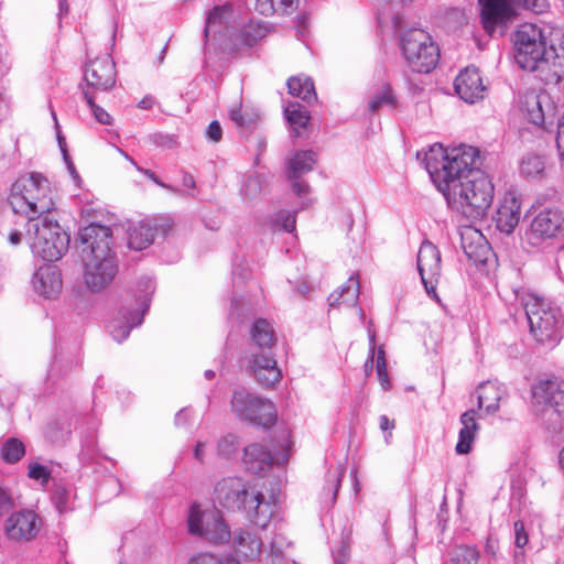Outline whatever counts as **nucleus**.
<instances>
[{
    "instance_id": "obj_1",
    "label": "nucleus",
    "mask_w": 564,
    "mask_h": 564,
    "mask_svg": "<svg viewBox=\"0 0 564 564\" xmlns=\"http://www.w3.org/2000/svg\"><path fill=\"white\" fill-rule=\"evenodd\" d=\"M423 162L453 210L471 220L487 216L495 187L490 177L480 170L481 158L477 148L462 144L445 150L441 144H434L424 153Z\"/></svg>"
},
{
    "instance_id": "obj_2",
    "label": "nucleus",
    "mask_w": 564,
    "mask_h": 564,
    "mask_svg": "<svg viewBox=\"0 0 564 564\" xmlns=\"http://www.w3.org/2000/svg\"><path fill=\"white\" fill-rule=\"evenodd\" d=\"M514 61L524 70L540 72L543 80L558 83L564 75V32H546L525 23L514 33Z\"/></svg>"
},
{
    "instance_id": "obj_3",
    "label": "nucleus",
    "mask_w": 564,
    "mask_h": 564,
    "mask_svg": "<svg viewBox=\"0 0 564 564\" xmlns=\"http://www.w3.org/2000/svg\"><path fill=\"white\" fill-rule=\"evenodd\" d=\"M77 241L84 253V281L91 292L107 288L118 272V262L111 249L110 227L93 223L78 232Z\"/></svg>"
},
{
    "instance_id": "obj_4",
    "label": "nucleus",
    "mask_w": 564,
    "mask_h": 564,
    "mask_svg": "<svg viewBox=\"0 0 564 564\" xmlns=\"http://www.w3.org/2000/svg\"><path fill=\"white\" fill-rule=\"evenodd\" d=\"M218 503L230 511H241L247 519L259 528H267L274 506L265 500L262 492L249 490L248 484L240 477H226L214 489Z\"/></svg>"
},
{
    "instance_id": "obj_5",
    "label": "nucleus",
    "mask_w": 564,
    "mask_h": 564,
    "mask_svg": "<svg viewBox=\"0 0 564 564\" xmlns=\"http://www.w3.org/2000/svg\"><path fill=\"white\" fill-rule=\"evenodd\" d=\"M8 202L13 213L25 216L28 221L51 216L55 209L50 182L36 172L20 176L11 185Z\"/></svg>"
},
{
    "instance_id": "obj_6",
    "label": "nucleus",
    "mask_w": 564,
    "mask_h": 564,
    "mask_svg": "<svg viewBox=\"0 0 564 564\" xmlns=\"http://www.w3.org/2000/svg\"><path fill=\"white\" fill-rule=\"evenodd\" d=\"M514 296L524 310L530 333L534 339L543 345L556 346L562 338L564 326L561 310L546 300L524 290H516Z\"/></svg>"
},
{
    "instance_id": "obj_7",
    "label": "nucleus",
    "mask_w": 564,
    "mask_h": 564,
    "mask_svg": "<svg viewBox=\"0 0 564 564\" xmlns=\"http://www.w3.org/2000/svg\"><path fill=\"white\" fill-rule=\"evenodd\" d=\"M25 235L33 254L47 262L59 260L69 247V235L52 216L28 221Z\"/></svg>"
},
{
    "instance_id": "obj_8",
    "label": "nucleus",
    "mask_w": 564,
    "mask_h": 564,
    "mask_svg": "<svg viewBox=\"0 0 564 564\" xmlns=\"http://www.w3.org/2000/svg\"><path fill=\"white\" fill-rule=\"evenodd\" d=\"M399 45L408 66L415 73L429 74L438 64L440 47L422 29L401 32Z\"/></svg>"
},
{
    "instance_id": "obj_9",
    "label": "nucleus",
    "mask_w": 564,
    "mask_h": 564,
    "mask_svg": "<svg viewBox=\"0 0 564 564\" xmlns=\"http://www.w3.org/2000/svg\"><path fill=\"white\" fill-rule=\"evenodd\" d=\"M481 23L485 31L492 35L497 26L505 25L522 8L534 13H543L549 7L547 0H479Z\"/></svg>"
},
{
    "instance_id": "obj_10",
    "label": "nucleus",
    "mask_w": 564,
    "mask_h": 564,
    "mask_svg": "<svg viewBox=\"0 0 564 564\" xmlns=\"http://www.w3.org/2000/svg\"><path fill=\"white\" fill-rule=\"evenodd\" d=\"M231 409L241 421L263 429L272 427L278 417L276 409L270 400L254 395L245 389L234 391Z\"/></svg>"
},
{
    "instance_id": "obj_11",
    "label": "nucleus",
    "mask_w": 564,
    "mask_h": 564,
    "mask_svg": "<svg viewBox=\"0 0 564 564\" xmlns=\"http://www.w3.org/2000/svg\"><path fill=\"white\" fill-rule=\"evenodd\" d=\"M188 532L213 543L230 541L231 532L224 520L202 512L198 505H192L187 518Z\"/></svg>"
},
{
    "instance_id": "obj_12",
    "label": "nucleus",
    "mask_w": 564,
    "mask_h": 564,
    "mask_svg": "<svg viewBox=\"0 0 564 564\" xmlns=\"http://www.w3.org/2000/svg\"><path fill=\"white\" fill-rule=\"evenodd\" d=\"M416 267L426 293L432 299L438 300L436 288L442 276V258L440 250L431 241L424 240L421 243Z\"/></svg>"
},
{
    "instance_id": "obj_13",
    "label": "nucleus",
    "mask_w": 564,
    "mask_h": 564,
    "mask_svg": "<svg viewBox=\"0 0 564 564\" xmlns=\"http://www.w3.org/2000/svg\"><path fill=\"white\" fill-rule=\"evenodd\" d=\"M245 367L246 371L265 388L273 387L282 377L274 352L247 351Z\"/></svg>"
},
{
    "instance_id": "obj_14",
    "label": "nucleus",
    "mask_w": 564,
    "mask_h": 564,
    "mask_svg": "<svg viewBox=\"0 0 564 564\" xmlns=\"http://www.w3.org/2000/svg\"><path fill=\"white\" fill-rule=\"evenodd\" d=\"M532 404L538 411L564 413V381L554 378L540 380L532 387Z\"/></svg>"
},
{
    "instance_id": "obj_15",
    "label": "nucleus",
    "mask_w": 564,
    "mask_h": 564,
    "mask_svg": "<svg viewBox=\"0 0 564 564\" xmlns=\"http://www.w3.org/2000/svg\"><path fill=\"white\" fill-rule=\"evenodd\" d=\"M85 86L95 95L97 91H109L116 84V65L110 55L97 57L84 70Z\"/></svg>"
},
{
    "instance_id": "obj_16",
    "label": "nucleus",
    "mask_w": 564,
    "mask_h": 564,
    "mask_svg": "<svg viewBox=\"0 0 564 564\" xmlns=\"http://www.w3.org/2000/svg\"><path fill=\"white\" fill-rule=\"evenodd\" d=\"M564 215L555 208H546L540 212L531 221L527 231V240L532 246L540 245L545 239H551L562 229Z\"/></svg>"
},
{
    "instance_id": "obj_17",
    "label": "nucleus",
    "mask_w": 564,
    "mask_h": 564,
    "mask_svg": "<svg viewBox=\"0 0 564 564\" xmlns=\"http://www.w3.org/2000/svg\"><path fill=\"white\" fill-rule=\"evenodd\" d=\"M172 220L169 218L145 219L129 230V248L141 251L148 248L154 240L155 235L161 232L167 235L172 228Z\"/></svg>"
},
{
    "instance_id": "obj_18",
    "label": "nucleus",
    "mask_w": 564,
    "mask_h": 564,
    "mask_svg": "<svg viewBox=\"0 0 564 564\" xmlns=\"http://www.w3.org/2000/svg\"><path fill=\"white\" fill-rule=\"evenodd\" d=\"M454 88L459 98L468 104L482 99L486 90L480 72L475 66H468L457 75Z\"/></svg>"
},
{
    "instance_id": "obj_19",
    "label": "nucleus",
    "mask_w": 564,
    "mask_h": 564,
    "mask_svg": "<svg viewBox=\"0 0 564 564\" xmlns=\"http://www.w3.org/2000/svg\"><path fill=\"white\" fill-rule=\"evenodd\" d=\"M4 529L11 540L30 541L39 532L40 519L32 510L20 511L10 516Z\"/></svg>"
},
{
    "instance_id": "obj_20",
    "label": "nucleus",
    "mask_w": 564,
    "mask_h": 564,
    "mask_svg": "<svg viewBox=\"0 0 564 564\" xmlns=\"http://www.w3.org/2000/svg\"><path fill=\"white\" fill-rule=\"evenodd\" d=\"M286 458L288 455H283L281 463ZM274 460L280 464V458H274L270 449L261 443H252L243 448L242 462L250 474L261 475L269 471Z\"/></svg>"
},
{
    "instance_id": "obj_21",
    "label": "nucleus",
    "mask_w": 564,
    "mask_h": 564,
    "mask_svg": "<svg viewBox=\"0 0 564 564\" xmlns=\"http://www.w3.org/2000/svg\"><path fill=\"white\" fill-rule=\"evenodd\" d=\"M230 539L238 555L247 560H254L261 554L263 542L253 530L248 528L236 529Z\"/></svg>"
},
{
    "instance_id": "obj_22",
    "label": "nucleus",
    "mask_w": 564,
    "mask_h": 564,
    "mask_svg": "<svg viewBox=\"0 0 564 564\" xmlns=\"http://www.w3.org/2000/svg\"><path fill=\"white\" fill-rule=\"evenodd\" d=\"M79 365L78 355L70 350H58L46 375L47 382L57 386L65 380Z\"/></svg>"
},
{
    "instance_id": "obj_23",
    "label": "nucleus",
    "mask_w": 564,
    "mask_h": 564,
    "mask_svg": "<svg viewBox=\"0 0 564 564\" xmlns=\"http://www.w3.org/2000/svg\"><path fill=\"white\" fill-rule=\"evenodd\" d=\"M33 286L36 293L45 299L57 296L62 290L61 273L56 267H41L33 275Z\"/></svg>"
},
{
    "instance_id": "obj_24",
    "label": "nucleus",
    "mask_w": 564,
    "mask_h": 564,
    "mask_svg": "<svg viewBox=\"0 0 564 564\" xmlns=\"http://www.w3.org/2000/svg\"><path fill=\"white\" fill-rule=\"evenodd\" d=\"M520 216L521 204L514 195L510 194L505 197L492 218L501 232L511 234L519 224Z\"/></svg>"
},
{
    "instance_id": "obj_25",
    "label": "nucleus",
    "mask_w": 564,
    "mask_h": 564,
    "mask_svg": "<svg viewBox=\"0 0 564 564\" xmlns=\"http://www.w3.org/2000/svg\"><path fill=\"white\" fill-rule=\"evenodd\" d=\"M476 419L477 410L475 409L462 413L459 417L462 429L459 430L458 442L455 447L457 454L466 455L471 451L476 434L480 430V425L477 423Z\"/></svg>"
},
{
    "instance_id": "obj_26",
    "label": "nucleus",
    "mask_w": 564,
    "mask_h": 564,
    "mask_svg": "<svg viewBox=\"0 0 564 564\" xmlns=\"http://www.w3.org/2000/svg\"><path fill=\"white\" fill-rule=\"evenodd\" d=\"M275 337L272 326L267 319L259 318L251 327V345L248 351L273 352Z\"/></svg>"
},
{
    "instance_id": "obj_27",
    "label": "nucleus",
    "mask_w": 564,
    "mask_h": 564,
    "mask_svg": "<svg viewBox=\"0 0 564 564\" xmlns=\"http://www.w3.org/2000/svg\"><path fill=\"white\" fill-rule=\"evenodd\" d=\"M360 294V283L357 273L349 276L345 284L330 293L328 304L330 307H338L345 304L349 307L356 306Z\"/></svg>"
},
{
    "instance_id": "obj_28",
    "label": "nucleus",
    "mask_w": 564,
    "mask_h": 564,
    "mask_svg": "<svg viewBox=\"0 0 564 564\" xmlns=\"http://www.w3.org/2000/svg\"><path fill=\"white\" fill-rule=\"evenodd\" d=\"M502 392L491 382H482L477 387V410L491 415L499 410Z\"/></svg>"
},
{
    "instance_id": "obj_29",
    "label": "nucleus",
    "mask_w": 564,
    "mask_h": 564,
    "mask_svg": "<svg viewBox=\"0 0 564 564\" xmlns=\"http://www.w3.org/2000/svg\"><path fill=\"white\" fill-rule=\"evenodd\" d=\"M122 322L113 323L109 326L112 338L121 343L130 335L133 327L142 324L144 314L139 310H128L123 307L120 312Z\"/></svg>"
},
{
    "instance_id": "obj_30",
    "label": "nucleus",
    "mask_w": 564,
    "mask_h": 564,
    "mask_svg": "<svg viewBox=\"0 0 564 564\" xmlns=\"http://www.w3.org/2000/svg\"><path fill=\"white\" fill-rule=\"evenodd\" d=\"M284 117L293 130V137H301L300 129H305L311 120L310 111L297 101H291L284 107Z\"/></svg>"
},
{
    "instance_id": "obj_31",
    "label": "nucleus",
    "mask_w": 564,
    "mask_h": 564,
    "mask_svg": "<svg viewBox=\"0 0 564 564\" xmlns=\"http://www.w3.org/2000/svg\"><path fill=\"white\" fill-rule=\"evenodd\" d=\"M474 235L478 239V243H474L470 237L465 235L462 236V248L466 257L475 264H485L488 260L490 248L487 242H484V237L479 231H475Z\"/></svg>"
},
{
    "instance_id": "obj_32",
    "label": "nucleus",
    "mask_w": 564,
    "mask_h": 564,
    "mask_svg": "<svg viewBox=\"0 0 564 564\" xmlns=\"http://www.w3.org/2000/svg\"><path fill=\"white\" fill-rule=\"evenodd\" d=\"M316 160V153L312 150L296 152L289 161V178H300L311 172Z\"/></svg>"
},
{
    "instance_id": "obj_33",
    "label": "nucleus",
    "mask_w": 564,
    "mask_h": 564,
    "mask_svg": "<svg viewBox=\"0 0 564 564\" xmlns=\"http://www.w3.org/2000/svg\"><path fill=\"white\" fill-rule=\"evenodd\" d=\"M543 99H546V96H541L538 94H530L525 96L524 99V109L527 112L528 120L535 126H543L545 121V115L542 109Z\"/></svg>"
},
{
    "instance_id": "obj_34",
    "label": "nucleus",
    "mask_w": 564,
    "mask_h": 564,
    "mask_svg": "<svg viewBox=\"0 0 564 564\" xmlns=\"http://www.w3.org/2000/svg\"><path fill=\"white\" fill-rule=\"evenodd\" d=\"M52 502L54 503L56 510L59 513L67 512L72 510L70 499H72V488L62 484L54 482L51 494Z\"/></svg>"
},
{
    "instance_id": "obj_35",
    "label": "nucleus",
    "mask_w": 564,
    "mask_h": 564,
    "mask_svg": "<svg viewBox=\"0 0 564 564\" xmlns=\"http://www.w3.org/2000/svg\"><path fill=\"white\" fill-rule=\"evenodd\" d=\"M137 304L139 312L145 314L150 307L151 296L155 290L154 281L149 276L141 278L137 283Z\"/></svg>"
},
{
    "instance_id": "obj_36",
    "label": "nucleus",
    "mask_w": 564,
    "mask_h": 564,
    "mask_svg": "<svg viewBox=\"0 0 564 564\" xmlns=\"http://www.w3.org/2000/svg\"><path fill=\"white\" fill-rule=\"evenodd\" d=\"M24 455L25 446L20 440L15 437H9L2 444L1 458L7 464H15L21 460Z\"/></svg>"
},
{
    "instance_id": "obj_37",
    "label": "nucleus",
    "mask_w": 564,
    "mask_h": 564,
    "mask_svg": "<svg viewBox=\"0 0 564 564\" xmlns=\"http://www.w3.org/2000/svg\"><path fill=\"white\" fill-rule=\"evenodd\" d=\"M264 34L265 30L261 24L250 22L240 29L238 40L241 44L252 47L264 36Z\"/></svg>"
},
{
    "instance_id": "obj_38",
    "label": "nucleus",
    "mask_w": 564,
    "mask_h": 564,
    "mask_svg": "<svg viewBox=\"0 0 564 564\" xmlns=\"http://www.w3.org/2000/svg\"><path fill=\"white\" fill-rule=\"evenodd\" d=\"M397 105L395 97L392 94V89L390 85H383V87L378 90L373 98L369 102V110L371 112L378 111L383 106H389L390 108H394Z\"/></svg>"
},
{
    "instance_id": "obj_39",
    "label": "nucleus",
    "mask_w": 564,
    "mask_h": 564,
    "mask_svg": "<svg viewBox=\"0 0 564 564\" xmlns=\"http://www.w3.org/2000/svg\"><path fill=\"white\" fill-rule=\"evenodd\" d=\"M544 170V160L538 154L525 155L520 164V172L525 177H535Z\"/></svg>"
},
{
    "instance_id": "obj_40",
    "label": "nucleus",
    "mask_w": 564,
    "mask_h": 564,
    "mask_svg": "<svg viewBox=\"0 0 564 564\" xmlns=\"http://www.w3.org/2000/svg\"><path fill=\"white\" fill-rule=\"evenodd\" d=\"M238 437L234 434H227L217 442V455L223 459H231L238 452Z\"/></svg>"
},
{
    "instance_id": "obj_41",
    "label": "nucleus",
    "mask_w": 564,
    "mask_h": 564,
    "mask_svg": "<svg viewBox=\"0 0 564 564\" xmlns=\"http://www.w3.org/2000/svg\"><path fill=\"white\" fill-rule=\"evenodd\" d=\"M188 564H240L232 555L216 556L212 553H199L189 558Z\"/></svg>"
},
{
    "instance_id": "obj_42",
    "label": "nucleus",
    "mask_w": 564,
    "mask_h": 564,
    "mask_svg": "<svg viewBox=\"0 0 564 564\" xmlns=\"http://www.w3.org/2000/svg\"><path fill=\"white\" fill-rule=\"evenodd\" d=\"M84 99L88 104L95 119L101 124H111V116L95 102L96 95L89 89H84Z\"/></svg>"
},
{
    "instance_id": "obj_43",
    "label": "nucleus",
    "mask_w": 564,
    "mask_h": 564,
    "mask_svg": "<svg viewBox=\"0 0 564 564\" xmlns=\"http://www.w3.org/2000/svg\"><path fill=\"white\" fill-rule=\"evenodd\" d=\"M262 186L263 178L260 175H252L246 180L241 191L246 197L254 198L261 193Z\"/></svg>"
},
{
    "instance_id": "obj_44",
    "label": "nucleus",
    "mask_w": 564,
    "mask_h": 564,
    "mask_svg": "<svg viewBox=\"0 0 564 564\" xmlns=\"http://www.w3.org/2000/svg\"><path fill=\"white\" fill-rule=\"evenodd\" d=\"M231 10L230 8L228 7H216L214 8L208 17H207V21H206V26L204 29V35L205 37L208 36V33H209V30L216 25V24H223V19L225 17V14L229 13Z\"/></svg>"
},
{
    "instance_id": "obj_45",
    "label": "nucleus",
    "mask_w": 564,
    "mask_h": 564,
    "mask_svg": "<svg viewBox=\"0 0 564 564\" xmlns=\"http://www.w3.org/2000/svg\"><path fill=\"white\" fill-rule=\"evenodd\" d=\"M479 552L475 546H463L458 550L456 564H477Z\"/></svg>"
},
{
    "instance_id": "obj_46",
    "label": "nucleus",
    "mask_w": 564,
    "mask_h": 564,
    "mask_svg": "<svg viewBox=\"0 0 564 564\" xmlns=\"http://www.w3.org/2000/svg\"><path fill=\"white\" fill-rule=\"evenodd\" d=\"M28 476L32 479L40 480L42 485H46L51 478V471L47 467L39 463H33L29 466Z\"/></svg>"
},
{
    "instance_id": "obj_47",
    "label": "nucleus",
    "mask_w": 564,
    "mask_h": 564,
    "mask_svg": "<svg viewBox=\"0 0 564 564\" xmlns=\"http://www.w3.org/2000/svg\"><path fill=\"white\" fill-rule=\"evenodd\" d=\"M118 151L129 161L131 162L138 171H140L141 173H143L148 178H150L151 181H153L156 185L161 186V187H164V188H169V189H173V187L171 185H167L165 183H163L156 175L153 171L151 170H148V169H142V167H139L135 163V161L128 155V153L123 152L122 150L118 149Z\"/></svg>"
},
{
    "instance_id": "obj_48",
    "label": "nucleus",
    "mask_w": 564,
    "mask_h": 564,
    "mask_svg": "<svg viewBox=\"0 0 564 564\" xmlns=\"http://www.w3.org/2000/svg\"><path fill=\"white\" fill-rule=\"evenodd\" d=\"M229 117L239 128H250L253 124V121L242 113L240 107L231 108L229 110Z\"/></svg>"
},
{
    "instance_id": "obj_49",
    "label": "nucleus",
    "mask_w": 564,
    "mask_h": 564,
    "mask_svg": "<svg viewBox=\"0 0 564 564\" xmlns=\"http://www.w3.org/2000/svg\"><path fill=\"white\" fill-rule=\"evenodd\" d=\"M254 9L261 15L269 17L278 12L274 0H254Z\"/></svg>"
},
{
    "instance_id": "obj_50",
    "label": "nucleus",
    "mask_w": 564,
    "mask_h": 564,
    "mask_svg": "<svg viewBox=\"0 0 564 564\" xmlns=\"http://www.w3.org/2000/svg\"><path fill=\"white\" fill-rule=\"evenodd\" d=\"M514 528V544L517 547H523L527 545L529 538L524 528V523L520 520L516 521L513 524Z\"/></svg>"
},
{
    "instance_id": "obj_51",
    "label": "nucleus",
    "mask_w": 564,
    "mask_h": 564,
    "mask_svg": "<svg viewBox=\"0 0 564 564\" xmlns=\"http://www.w3.org/2000/svg\"><path fill=\"white\" fill-rule=\"evenodd\" d=\"M350 546L347 542L343 541L339 547L333 551L334 564H346L349 560Z\"/></svg>"
},
{
    "instance_id": "obj_52",
    "label": "nucleus",
    "mask_w": 564,
    "mask_h": 564,
    "mask_svg": "<svg viewBox=\"0 0 564 564\" xmlns=\"http://www.w3.org/2000/svg\"><path fill=\"white\" fill-rule=\"evenodd\" d=\"M291 543L286 542L282 535H275L270 545V556L279 558V554H283L284 546H290Z\"/></svg>"
},
{
    "instance_id": "obj_53",
    "label": "nucleus",
    "mask_w": 564,
    "mask_h": 564,
    "mask_svg": "<svg viewBox=\"0 0 564 564\" xmlns=\"http://www.w3.org/2000/svg\"><path fill=\"white\" fill-rule=\"evenodd\" d=\"M206 138L212 142H219L223 138V129L217 120H213L206 130Z\"/></svg>"
},
{
    "instance_id": "obj_54",
    "label": "nucleus",
    "mask_w": 564,
    "mask_h": 564,
    "mask_svg": "<svg viewBox=\"0 0 564 564\" xmlns=\"http://www.w3.org/2000/svg\"><path fill=\"white\" fill-rule=\"evenodd\" d=\"M297 97L307 104H311L312 100L317 99L314 83L311 78H304L303 94L299 95Z\"/></svg>"
},
{
    "instance_id": "obj_55",
    "label": "nucleus",
    "mask_w": 564,
    "mask_h": 564,
    "mask_svg": "<svg viewBox=\"0 0 564 564\" xmlns=\"http://www.w3.org/2000/svg\"><path fill=\"white\" fill-rule=\"evenodd\" d=\"M153 143L156 147L173 148L176 144L175 137L173 134L155 133L152 137Z\"/></svg>"
},
{
    "instance_id": "obj_56",
    "label": "nucleus",
    "mask_w": 564,
    "mask_h": 564,
    "mask_svg": "<svg viewBox=\"0 0 564 564\" xmlns=\"http://www.w3.org/2000/svg\"><path fill=\"white\" fill-rule=\"evenodd\" d=\"M286 85H288L289 93L292 96L297 97L299 95L303 94L304 78L302 79L300 77H290L288 79Z\"/></svg>"
},
{
    "instance_id": "obj_57",
    "label": "nucleus",
    "mask_w": 564,
    "mask_h": 564,
    "mask_svg": "<svg viewBox=\"0 0 564 564\" xmlns=\"http://www.w3.org/2000/svg\"><path fill=\"white\" fill-rule=\"evenodd\" d=\"M556 147L564 163V116L558 120L557 134H556Z\"/></svg>"
},
{
    "instance_id": "obj_58",
    "label": "nucleus",
    "mask_w": 564,
    "mask_h": 564,
    "mask_svg": "<svg viewBox=\"0 0 564 564\" xmlns=\"http://www.w3.org/2000/svg\"><path fill=\"white\" fill-rule=\"evenodd\" d=\"M276 2V10L281 13H290L296 9L299 0H274Z\"/></svg>"
},
{
    "instance_id": "obj_59",
    "label": "nucleus",
    "mask_w": 564,
    "mask_h": 564,
    "mask_svg": "<svg viewBox=\"0 0 564 564\" xmlns=\"http://www.w3.org/2000/svg\"><path fill=\"white\" fill-rule=\"evenodd\" d=\"M344 473H345V470L340 469V468H338L334 473H330V471L328 473V480L334 481V496H333V500L336 499L337 492H338L340 484H341V478L344 476Z\"/></svg>"
},
{
    "instance_id": "obj_60",
    "label": "nucleus",
    "mask_w": 564,
    "mask_h": 564,
    "mask_svg": "<svg viewBox=\"0 0 564 564\" xmlns=\"http://www.w3.org/2000/svg\"><path fill=\"white\" fill-rule=\"evenodd\" d=\"M191 420V413L187 408L180 410L175 414V425L180 427H185L188 425Z\"/></svg>"
},
{
    "instance_id": "obj_61",
    "label": "nucleus",
    "mask_w": 564,
    "mask_h": 564,
    "mask_svg": "<svg viewBox=\"0 0 564 564\" xmlns=\"http://www.w3.org/2000/svg\"><path fill=\"white\" fill-rule=\"evenodd\" d=\"M292 180H293V182H292V191L297 196H303L306 193H308L310 186H308V184L306 182L301 181L300 178H292Z\"/></svg>"
},
{
    "instance_id": "obj_62",
    "label": "nucleus",
    "mask_w": 564,
    "mask_h": 564,
    "mask_svg": "<svg viewBox=\"0 0 564 564\" xmlns=\"http://www.w3.org/2000/svg\"><path fill=\"white\" fill-rule=\"evenodd\" d=\"M384 369H387L386 351L383 347L380 346L377 350L376 371L382 372Z\"/></svg>"
},
{
    "instance_id": "obj_63",
    "label": "nucleus",
    "mask_w": 564,
    "mask_h": 564,
    "mask_svg": "<svg viewBox=\"0 0 564 564\" xmlns=\"http://www.w3.org/2000/svg\"><path fill=\"white\" fill-rule=\"evenodd\" d=\"M11 505L12 500L10 496L3 489L0 488V516L8 512L9 509L11 508Z\"/></svg>"
},
{
    "instance_id": "obj_64",
    "label": "nucleus",
    "mask_w": 564,
    "mask_h": 564,
    "mask_svg": "<svg viewBox=\"0 0 564 564\" xmlns=\"http://www.w3.org/2000/svg\"><path fill=\"white\" fill-rule=\"evenodd\" d=\"M283 230L286 232H292L295 230V215L294 214H288L282 224Z\"/></svg>"
}]
</instances>
